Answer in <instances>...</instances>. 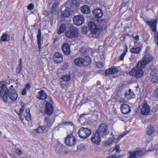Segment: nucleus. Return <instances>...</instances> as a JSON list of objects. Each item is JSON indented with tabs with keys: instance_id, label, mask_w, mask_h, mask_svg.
Listing matches in <instances>:
<instances>
[{
	"instance_id": "nucleus-1",
	"label": "nucleus",
	"mask_w": 158,
	"mask_h": 158,
	"mask_svg": "<svg viewBox=\"0 0 158 158\" xmlns=\"http://www.w3.org/2000/svg\"><path fill=\"white\" fill-rule=\"evenodd\" d=\"M7 83L6 81L0 82V96L4 102H6L8 99V96L13 101H16L18 97V95L16 91L14 89L8 93V89L6 87Z\"/></svg>"
},
{
	"instance_id": "nucleus-2",
	"label": "nucleus",
	"mask_w": 158,
	"mask_h": 158,
	"mask_svg": "<svg viewBox=\"0 0 158 158\" xmlns=\"http://www.w3.org/2000/svg\"><path fill=\"white\" fill-rule=\"evenodd\" d=\"M144 68L140 64V62H138L136 66L129 72V74L131 76L139 78L143 76L144 72L143 69Z\"/></svg>"
},
{
	"instance_id": "nucleus-3",
	"label": "nucleus",
	"mask_w": 158,
	"mask_h": 158,
	"mask_svg": "<svg viewBox=\"0 0 158 158\" xmlns=\"http://www.w3.org/2000/svg\"><path fill=\"white\" fill-rule=\"evenodd\" d=\"M149 47H147L146 50L144 52L145 53L142 60L138 62H140V64L145 68L146 65L150 63L153 59V57L148 52Z\"/></svg>"
},
{
	"instance_id": "nucleus-4",
	"label": "nucleus",
	"mask_w": 158,
	"mask_h": 158,
	"mask_svg": "<svg viewBox=\"0 0 158 158\" xmlns=\"http://www.w3.org/2000/svg\"><path fill=\"white\" fill-rule=\"evenodd\" d=\"M66 36L69 38H77L80 35L79 29L73 26L70 27L69 30L65 32Z\"/></svg>"
},
{
	"instance_id": "nucleus-5",
	"label": "nucleus",
	"mask_w": 158,
	"mask_h": 158,
	"mask_svg": "<svg viewBox=\"0 0 158 158\" xmlns=\"http://www.w3.org/2000/svg\"><path fill=\"white\" fill-rule=\"evenodd\" d=\"M155 132L154 127L151 125H149L148 126L147 130V134L148 135L146 139V142H149L152 140L153 141H158V136L155 135L152 137V135Z\"/></svg>"
},
{
	"instance_id": "nucleus-6",
	"label": "nucleus",
	"mask_w": 158,
	"mask_h": 158,
	"mask_svg": "<svg viewBox=\"0 0 158 158\" xmlns=\"http://www.w3.org/2000/svg\"><path fill=\"white\" fill-rule=\"evenodd\" d=\"M74 62L75 64L78 66L82 65L86 66L91 63V59L89 56H85L84 59L79 57L75 59Z\"/></svg>"
},
{
	"instance_id": "nucleus-7",
	"label": "nucleus",
	"mask_w": 158,
	"mask_h": 158,
	"mask_svg": "<svg viewBox=\"0 0 158 158\" xmlns=\"http://www.w3.org/2000/svg\"><path fill=\"white\" fill-rule=\"evenodd\" d=\"M146 23L151 28L153 32L154 33L155 41L158 46V31L156 30L157 21L156 20H153L150 21H147Z\"/></svg>"
},
{
	"instance_id": "nucleus-8",
	"label": "nucleus",
	"mask_w": 158,
	"mask_h": 158,
	"mask_svg": "<svg viewBox=\"0 0 158 158\" xmlns=\"http://www.w3.org/2000/svg\"><path fill=\"white\" fill-rule=\"evenodd\" d=\"M24 109V107L22 106L19 110L20 113H18V115H19V118L21 120H23L24 118L27 121H29L31 120V115L30 114V111L29 109H26L23 115L22 113Z\"/></svg>"
},
{
	"instance_id": "nucleus-9",
	"label": "nucleus",
	"mask_w": 158,
	"mask_h": 158,
	"mask_svg": "<svg viewBox=\"0 0 158 158\" xmlns=\"http://www.w3.org/2000/svg\"><path fill=\"white\" fill-rule=\"evenodd\" d=\"M91 134L90 130L88 128L81 127L78 131V134L79 137L84 139L87 138Z\"/></svg>"
},
{
	"instance_id": "nucleus-10",
	"label": "nucleus",
	"mask_w": 158,
	"mask_h": 158,
	"mask_svg": "<svg viewBox=\"0 0 158 158\" xmlns=\"http://www.w3.org/2000/svg\"><path fill=\"white\" fill-rule=\"evenodd\" d=\"M96 132L98 133L101 137L106 136L109 133L107 126L105 124H102L99 126Z\"/></svg>"
},
{
	"instance_id": "nucleus-11",
	"label": "nucleus",
	"mask_w": 158,
	"mask_h": 158,
	"mask_svg": "<svg viewBox=\"0 0 158 158\" xmlns=\"http://www.w3.org/2000/svg\"><path fill=\"white\" fill-rule=\"evenodd\" d=\"M65 142L68 146H72L75 145L77 143V139L72 133L69 134L65 139Z\"/></svg>"
},
{
	"instance_id": "nucleus-12",
	"label": "nucleus",
	"mask_w": 158,
	"mask_h": 158,
	"mask_svg": "<svg viewBox=\"0 0 158 158\" xmlns=\"http://www.w3.org/2000/svg\"><path fill=\"white\" fill-rule=\"evenodd\" d=\"M128 158H139L143 155V152L140 150L130 151L128 153Z\"/></svg>"
},
{
	"instance_id": "nucleus-13",
	"label": "nucleus",
	"mask_w": 158,
	"mask_h": 158,
	"mask_svg": "<svg viewBox=\"0 0 158 158\" xmlns=\"http://www.w3.org/2000/svg\"><path fill=\"white\" fill-rule=\"evenodd\" d=\"M84 18L81 15L75 16L73 18L74 24L78 26H80L83 24L84 23Z\"/></svg>"
},
{
	"instance_id": "nucleus-14",
	"label": "nucleus",
	"mask_w": 158,
	"mask_h": 158,
	"mask_svg": "<svg viewBox=\"0 0 158 158\" xmlns=\"http://www.w3.org/2000/svg\"><path fill=\"white\" fill-rule=\"evenodd\" d=\"M101 136L97 132L93 133L91 138L92 142L96 145H99L101 141Z\"/></svg>"
},
{
	"instance_id": "nucleus-15",
	"label": "nucleus",
	"mask_w": 158,
	"mask_h": 158,
	"mask_svg": "<svg viewBox=\"0 0 158 158\" xmlns=\"http://www.w3.org/2000/svg\"><path fill=\"white\" fill-rule=\"evenodd\" d=\"M88 26L90 31L92 33L96 34L99 31L98 26L93 22H90L88 24Z\"/></svg>"
},
{
	"instance_id": "nucleus-16",
	"label": "nucleus",
	"mask_w": 158,
	"mask_h": 158,
	"mask_svg": "<svg viewBox=\"0 0 158 158\" xmlns=\"http://www.w3.org/2000/svg\"><path fill=\"white\" fill-rule=\"evenodd\" d=\"M150 110L149 106L147 103H144L141 109V114L143 115H147L149 114Z\"/></svg>"
},
{
	"instance_id": "nucleus-17",
	"label": "nucleus",
	"mask_w": 158,
	"mask_h": 158,
	"mask_svg": "<svg viewBox=\"0 0 158 158\" xmlns=\"http://www.w3.org/2000/svg\"><path fill=\"white\" fill-rule=\"evenodd\" d=\"M115 137H116V135L112 133L108 139L104 142V145L106 146L111 145L114 143H117L115 140Z\"/></svg>"
},
{
	"instance_id": "nucleus-18",
	"label": "nucleus",
	"mask_w": 158,
	"mask_h": 158,
	"mask_svg": "<svg viewBox=\"0 0 158 158\" xmlns=\"http://www.w3.org/2000/svg\"><path fill=\"white\" fill-rule=\"evenodd\" d=\"M157 70L155 68L152 69V72L151 73V80L153 82H157L158 81V76H157Z\"/></svg>"
},
{
	"instance_id": "nucleus-19",
	"label": "nucleus",
	"mask_w": 158,
	"mask_h": 158,
	"mask_svg": "<svg viewBox=\"0 0 158 158\" xmlns=\"http://www.w3.org/2000/svg\"><path fill=\"white\" fill-rule=\"evenodd\" d=\"M54 60L57 63H60L63 61V58L62 55L59 52H56L54 54Z\"/></svg>"
},
{
	"instance_id": "nucleus-20",
	"label": "nucleus",
	"mask_w": 158,
	"mask_h": 158,
	"mask_svg": "<svg viewBox=\"0 0 158 158\" xmlns=\"http://www.w3.org/2000/svg\"><path fill=\"white\" fill-rule=\"evenodd\" d=\"M120 108L122 112L124 114H127L131 111L130 108L127 104H122Z\"/></svg>"
},
{
	"instance_id": "nucleus-21",
	"label": "nucleus",
	"mask_w": 158,
	"mask_h": 158,
	"mask_svg": "<svg viewBox=\"0 0 158 158\" xmlns=\"http://www.w3.org/2000/svg\"><path fill=\"white\" fill-rule=\"evenodd\" d=\"M53 110L52 105L49 102H47L46 104V113L48 115H51L52 113Z\"/></svg>"
},
{
	"instance_id": "nucleus-22",
	"label": "nucleus",
	"mask_w": 158,
	"mask_h": 158,
	"mask_svg": "<svg viewBox=\"0 0 158 158\" xmlns=\"http://www.w3.org/2000/svg\"><path fill=\"white\" fill-rule=\"evenodd\" d=\"M62 50L64 54L67 55L70 54V49L69 44L67 43H64L63 44Z\"/></svg>"
},
{
	"instance_id": "nucleus-23",
	"label": "nucleus",
	"mask_w": 158,
	"mask_h": 158,
	"mask_svg": "<svg viewBox=\"0 0 158 158\" xmlns=\"http://www.w3.org/2000/svg\"><path fill=\"white\" fill-rule=\"evenodd\" d=\"M37 98L40 99L44 100L47 98V95L44 90H41L38 93Z\"/></svg>"
},
{
	"instance_id": "nucleus-24",
	"label": "nucleus",
	"mask_w": 158,
	"mask_h": 158,
	"mask_svg": "<svg viewBox=\"0 0 158 158\" xmlns=\"http://www.w3.org/2000/svg\"><path fill=\"white\" fill-rule=\"evenodd\" d=\"M118 70L117 68L113 67L106 69L105 71V73L107 75H112L118 73Z\"/></svg>"
},
{
	"instance_id": "nucleus-25",
	"label": "nucleus",
	"mask_w": 158,
	"mask_h": 158,
	"mask_svg": "<svg viewBox=\"0 0 158 158\" xmlns=\"http://www.w3.org/2000/svg\"><path fill=\"white\" fill-rule=\"evenodd\" d=\"M81 12L85 14H88L90 12V10L88 6L84 5L81 7Z\"/></svg>"
},
{
	"instance_id": "nucleus-26",
	"label": "nucleus",
	"mask_w": 158,
	"mask_h": 158,
	"mask_svg": "<svg viewBox=\"0 0 158 158\" xmlns=\"http://www.w3.org/2000/svg\"><path fill=\"white\" fill-rule=\"evenodd\" d=\"M135 95L133 91L129 89L128 91L125 94V97L128 99H130L135 98Z\"/></svg>"
},
{
	"instance_id": "nucleus-27",
	"label": "nucleus",
	"mask_w": 158,
	"mask_h": 158,
	"mask_svg": "<svg viewBox=\"0 0 158 158\" xmlns=\"http://www.w3.org/2000/svg\"><path fill=\"white\" fill-rule=\"evenodd\" d=\"M93 13L95 16L97 18H100L103 15L102 11L100 9H97L94 10Z\"/></svg>"
},
{
	"instance_id": "nucleus-28",
	"label": "nucleus",
	"mask_w": 158,
	"mask_h": 158,
	"mask_svg": "<svg viewBox=\"0 0 158 158\" xmlns=\"http://www.w3.org/2000/svg\"><path fill=\"white\" fill-rule=\"evenodd\" d=\"M56 151L59 155H60L63 153V146L61 144L58 143L56 146Z\"/></svg>"
},
{
	"instance_id": "nucleus-29",
	"label": "nucleus",
	"mask_w": 158,
	"mask_h": 158,
	"mask_svg": "<svg viewBox=\"0 0 158 158\" xmlns=\"http://www.w3.org/2000/svg\"><path fill=\"white\" fill-rule=\"evenodd\" d=\"M70 9L69 8L66 7L64 10L62 11L61 15L63 16L64 17H68L70 15Z\"/></svg>"
},
{
	"instance_id": "nucleus-30",
	"label": "nucleus",
	"mask_w": 158,
	"mask_h": 158,
	"mask_svg": "<svg viewBox=\"0 0 158 158\" xmlns=\"http://www.w3.org/2000/svg\"><path fill=\"white\" fill-rule=\"evenodd\" d=\"M141 51V48L140 47H137L136 48L133 47L130 49V52L134 54H138Z\"/></svg>"
},
{
	"instance_id": "nucleus-31",
	"label": "nucleus",
	"mask_w": 158,
	"mask_h": 158,
	"mask_svg": "<svg viewBox=\"0 0 158 158\" xmlns=\"http://www.w3.org/2000/svg\"><path fill=\"white\" fill-rule=\"evenodd\" d=\"M66 26L64 24H62L60 27V29L58 31V34H60L64 32L67 28Z\"/></svg>"
},
{
	"instance_id": "nucleus-32",
	"label": "nucleus",
	"mask_w": 158,
	"mask_h": 158,
	"mask_svg": "<svg viewBox=\"0 0 158 158\" xmlns=\"http://www.w3.org/2000/svg\"><path fill=\"white\" fill-rule=\"evenodd\" d=\"M46 129L45 126H42L39 127L37 129H35L36 131L38 133H42Z\"/></svg>"
},
{
	"instance_id": "nucleus-33",
	"label": "nucleus",
	"mask_w": 158,
	"mask_h": 158,
	"mask_svg": "<svg viewBox=\"0 0 158 158\" xmlns=\"http://www.w3.org/2000/svg\"><path fill=\"white\" fill-rule=\"evenodd\" d=\"M128 133V131H124L123 133L122 134H121L119 135L118 137L116 135V137H115V140H116V141L117 142H118V141H119L121 139H122L124 136L126 134H127Z\"/></svg>"
},
{
	"instance_id": "nucleus-34",
	"label": "nucleus",
	"mask_w": 158,
	"mask_h": 158,
	"mask_svg": "<svg viewBox=\"0 0 158 158\" xmlns=\"http://www.w3.org/2000/svg\"><path fill=\"white\" fill-rule=\"evenodd\" d=\"M45 123L48 127H50L52 125V122L48 117H46L45 118Z\"/></svg>"
},
{
	"instance_id": "nucleus-35",
	"label": "nucleus",
	"mask_w": 158,
	"mask_h": 158,
	"mask_svg": "<svg viewBox=\"0 0 158 158\" xmlns=\"http://www.w3.org/2000/svg\"><path fill=\"white\" fill-rule=\"evenodd\" d=\"M9 37V35L7 33H3L1 37V40L3 42L6 41Z\"/></svg>"
},
{
	"instance_id": "nucleus-36",
	"label": "nucleus",
	"mask_w": 158,
	"mask_h": 158,
	"mask_svg": "<svg viewBox=\"0 0 158 158\" xmlns=\"http://www.w3.org/2000/svg\"><path fill=\"white\" fill-rule=\"evenodd\" d=\"M80 2L79 1H76V0L73 1L72 5V6L73 7L74 9H76L80 6Z\"/></svg>"
},
{
	"instance_id": "nucleus-37",
	"label": "nucleus",
	"mask_w": 158,
	"mask_h": 158,
	"mask_svg": "<svg viewBox=\"0 0 158 158\" xmlns=\"http://www.w3.org/2000/svg\"><path fill=\"white\" fill-rule=\"evenodd\" d=\"M61 78L64 81L67 82L70 80L71 77L69 75H64L62 76Z\"/></svg>"
},
{
	"instance_id": "nucleus-38",
	"label": "nucleus",
	"mask_w": 158,
	"mask_h": 158,
	"mask_svg": "<svg viewBox=\"0 0 158 158\" xmlns=\"http://www.w3.org/2000/svg\"><path fill=\"white\" fill-rule=\"evenodd\" d=\"M113 151H115V152L117 153H119L121 151V150L120 148V144H116L114 146L113 148Z\"/></svg>"
},
{
	"instance_id": "nucleus-39",
	"label": "nucleus",
	"mask_w": 158,
	"mask_h": 158,
	"mask_svg": "<svg viewBox=\"0 0 158 158\" xmlns=\"http://www.w3.org/2000/svg\"><path fill=\"white\" fill-rule=\"evenodd\" d=\"M58 4V2L55 3L52 6V12L53 14H55L56 13V12L57 11L56 6Z\"/></svg>"
},
{
	"instance_id": "nucleus-40",
	"label": "nucleus",
	"mask_w": 158,
	"mask_h": 158,
	"mask_svg": "<svg viewBox=\"0 0 158 158\" xmlns=\"http://www.w3.org/2000/svg\"><path fill=\"white\" fill-rule=\"evenodd\" d=\"M85 145L83 144L78 145L77 147V150L78 151H82L85 150Z\"/></svg>"
},
{
	"instance_id": "nucleus-41",
	"label": "nucleus",
	"mask_w": 158,
	"mask_h": 158,
	"mask_svg": "<svg viewBox=\"0 0 158 158\" xmlns=\"http://www.w3.org/2000/svg\"><path fill=\"white\" fill-rule=\"evenodd\" d=\"M60 84L61 87L63 88L68 87L69 85V83L66 82H65L64 81H60Z\"/></svg>"
},
{
	"instance_id": "nucleus-42",
	"label": "nucleus",
	"mask_w": 158,
	"mask_h": 158,
	"mask_svg": "<svg viewBox=\"0 0 158 158\" xmlns=\"http://www.w3.org/2000/svg\"><path fill=\"white\" fill-rule=\"evenodd\" d=\"M123 155H110L106 158H123Z\"/></svg>"
},
{
	"instance_id": "nucleus-43",
	"label": "nucleus",
	"mask_w": 158,
	"mask_h": 158,
	"mask_svg": "<svg viewBox=\"0 0 158 158\" xmlns=\"http://www.w3.org/2000/svg\"><path fill=\"white\" fill-rule=\"evenodd\" d=\"M23 66L18 65L16 69V73H19L21 72Z\"/></svg>"
},
{
	"instance_id": "nucleus-44",
	"label": "nucleus",
	"mask_w": 158,
	"mask_h": 158,
	"mask_svg": "<svg viewBox=\"0 0 158 158\" xmlns=\"http://www.w3.org/2000/svg\"><path fill=\"white\" fill-rule=\"evenodd\" d=\"M31 85L30 83H28L26 84L24 86V89L27 91H28L31 88Z\"/></svg>"
},
{
	"instance_id": "nucleus-45",
	"label": "nucleus",
	"mask_w": 158,
	"mask_h": 158,
	"mask_svg": "<svg viewBox=\"0 0 158 158\" xmlns=\"http://www.w3.org/2000/svg\"><path fill=\"white\" fill-rule=\"evenodd\" d=\"M73 125V123L72 122H69L68 123L65 122L64 123H62L61 124H60L59 126L60 127V126L61 125V126H64L65 125L69 126H72Z\"/></svg>"
},
{
	"instance_id": "nucleus-46",
	"label": "nucleus",
	"mask_w": 158,
	"mask_h": 158,
	"mask_svg": "<svg viewBox=\"0 0 158 158\" xmlns=\"http://www.w3.org/2000/svg\"><path fill=\"white\" fill-rule=\"evenodd\" d=\"M41 38H39L37 39V41L38 44V48L39 49V51H40L41 48Z\"/></svg>"
},
{
	"instance_id": "nucleus-47",
	"label": "nucleus",
	"mask_w": 158,
	"mask_h": 158,
	"mask_svg": "<svg viewBox=\"0 0 158 158\" xmlns=\"http://www.w3.org/2000/svg\"><path fill=\"white\" fill-rule=\"evenodd\" d=\"M15 152L17 154L19 155H20L22 154V151L17 148H16L15 149Z\"/></svg>"
},
{
	"instance_id": "nucleus-48",
	"label": "nucleus",
	"mask_w": 158,
	"mask_h": 158,
	"mask_svg": "<svg viewBox=\"0 0 158 158\" xmlns=\"http://www.w3.org/2000/svg\"><path fill=\"white\" fill-rule=\"evenodd\" d=\"M154 96L156 98H158V86L157 87L156 89L154 91Z\"/></svg>"
},
{
	"instance_id": "nucleus-49",
	"label": "nucleus",
	"mask_w": 158,
	"mask_h": 158,
	"mask_svg": "<svg viewBox=\"0 0 158 158\" xmlns=\"http://www.w3.org/2000/svg\"><path fill=\"white\" fill-rule=\"evenodd\" d=\"M34 7V5L33 4L31 3L28 5L27 8L29 10H31L33 9Z\"/></svg>"
},
{
	"instance_id": "nucleus-50",
	"label": "nucleus",
	"mask_w": 158,
	"mask_h": 158,
	"mask_svg": "<svg viewBox=\"0 0 158 158\" xmlns=\"http://www.w3.org/2000/svg\"><path fill=\"white\" fill-rule=\"evenodd\" d=\"M96 65L98 67L101 68L104 66V64L102 62H98Z\"/></svg>"
},
{
	"instance_id": "nucleus-51",
	"label": "nucleus",
	"mask_w": 158,
	"mask_h": 158,
	"mask_svg": "<svg viewBox=\"0 0 158 158\" xmlns=\"http://www.w3.org/2000/svg\"><path fill=\"white\" fill-rule=\"evenodd\" d=\"M126 54H125V53H123L120 56L119 58L120 60H123L125 56L126 55Z\"/></svg>"
},
{
	"instance_id": "nucleus-52",
	"label": "nucleus",
	"mask_w": 158,
	"mask_h": 158,
	"mask_svg": "<svg viewBox=\"0 0 158 158\" xmlns=\"http://www.w3.org/2000/svg\"><path fill=\"white\" fill-rule=\"evenodd\" d=\"M38 32H39V33H38V34L37 35V39H39V38H41V31L40 29L39 30Z\"/></svg>"
},
{
	"instance_id": "nucleus-53",
	"label": "nucleus",
	"mask_w": 158,
	"mask_h": 158,
	"mask_svg": "<svg viewBox=\"0 0 158 158\" xmlns=\"http://www.w3.org/2000/svg\"><path fill=\"white\" fill-rule=\"evenodd\" d=\"M27 91L24 89H23L21 92V94L23 95H24L26 94Z\"/></svg>"
},
{
	"instance_id": "nucleus-54",
	"label": "nucleus",
	"mask_w": 158,
	"mask_h": 158,
	"mask_svg": "<svg viewBox=\"0 0 158 158\" xmlns=\"http://www.w3.org/2000/svg\"><path fill=\"white\" fill-rule=\"evenodd\" d=\"M128 51V48L127 46L125 45L124 46V52H123V53H125V54H127V53Z\"/></svg>"
},
{
	"instance_id": "nucleus-55",
	"label": "nucleus",
	"mask_w": 158,
	"mask_h": 158,
	"mask_svg": "<svg viewBox=\"0 0 158 158\" xmlns=\"http://www.w3.org/2000/svg\"><path fill=\"white\" fill-rule=\"evenodd\" d=\"M139 36L138 35H136L135 36L133 37L134 39L137 41L139 40Z\"/></svg>"
},
{
	"instance_id": "nucleus-56",
	"label": "nucleus",
	"mask_w": 158,
	"mask_h": 158,
	"mask_svg": "<svg viewBox=\"0 0 158 158\" xmlns=\"http://www.w3.org/2000/svg\"><path fill=\"white\" fill-rule=\"evenodd\" d=\"M19 64L18 65H22L23 66V64L22 63V59H20L19 60Z\"/></svg>"
},
{
	"instance_id": "nucleus-57",
	"label": "nucleus",
	"mask_w": 158,
	"mask_h": 158,
	"mask_svg": "<svg viewBox=\"0 0 158 158\" xmlns=\"http://www.w3.org/2000/svg\"><path fill=\"white\" fill-rule=\"evenodd\" d=\"M13 87V85H11L10 86V92L11 91L10 90H11V88Z\"/></svg>"
},
{
	"instance_id": "nucleus-58",
	"label": "nucleus",
	"mask_w": 158,
	"mask_h": 158,
	"mask_svg": "<svg viewBox=\"0 0 158 158\" xmlns=\"http://www.w3.org/2000/svg\"><path fill=\"white\" fill-rule=\"evenodd\" d=\"M84 115H85V114H81V115L80 117H83V116H84Z\"/></svg>"
},
{
	"instance_id": "nucleus-59",
	"label": "nucleus",
	"mask_w": 158,
	"mask_h": 158,
	"mask_svg": "<svg viewBox=\"0 0 158 158\" xmlns=\"http://www.w3.org/2000/svg\"><path fill=\"white\" fill-rule=\"evenodd\" d=\"M93 2H95V1H96V0H91Z\"/></svg>"
},
{
	"instance_id": "nucleus-60",
	"label": "nucleus",
	"mask_w": 158,
	"mask_h": 158,
	"mask_svg": "<svg viewBox=\"0 0 158 158\" xmlns=\"http://www.w3.org/2000/svg\"><path fill=\"white\" fill-rule=\"evenodd\" d=\"M136 42H135L134 43V44H136Z\"/></svg>"
},
{
	"instance_id": "nucleus-61",
	"label": "nucleus",
	"mask_w": 158,
	"mask_h": 158,
	"mask_svg": "<svg viewBox=\"0 0 158 158\" xmlns=\"http://www.w3.org/2000/svg\"><path fill=\"white\" fill-rule=\"evenodd\" d=\"M1 133H2V132L1 131H0V134H1Z\"/></svg>"
},
{
	"instance_id": "nucleus-62",
	"label": "nucleus",
	"mask_w": 158,
	"mask_h": 158,
	"mask_svg": "<svg viewBox=\"0 0 158 158\" xmlns=\"http://www.w3.org/2000/svg\"><path fill=\"white\" fill-rule=\"evenodd\" d=\"M50 101H51V100H52V98H50Z\"/></svg>"
}]
</instances>
